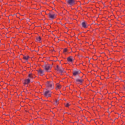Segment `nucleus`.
Instances as JSON below:
<instances>
[{"label":"nucleus","mask_w":125,"mask_h":125,"mask_svg":"<svg viewBox=\"0 0 125 125\" xmlns=\"http://www.w3.org/2000/svg\"><path fill=\"white\" fill-rule=\"evenodd\" d=\"M56 71L59 72V73H65V71H64V68L62 67H60L59 65H57L56 68H55Z\"/></svg>","instance_id":"f257e3e1"},{"label":"nucleus","mask_w":125,"mask_h":125,"mask_svg":"<svg viewBox=\"0 0 125 125\" xmlns=\"http://www.w3.org/2000/svg\"><path fill=\"white\" fill-rule=\"evenodd\" d=\"M46 86H47V87H49L51 89H53V88H54V84L53 83V82H48L47 83Z\"/></svg>","instance_id":"f03ea898"},{"label":"nucleus","mask_w":125,"mask_h":125,"mask_svg":"<svg viewBox=\"0 0 125 125\" xmlns=\"http://www.w3.org/2000/svg\"><path fill=\"white\" fill-rule=\"evenodd\" d=\"M44 95L45 97L48 98V97H50V96H51V92L50 90H47L44 92Z\"/></svg>","instance_id":"7ed1b4c3"},{"label":"nucleus","mask_w":125,"mask_h":125,"mask_svg":"<svg viewBox=\"0 0 125 125\" xmlns=\"http://www.w3.org/2000/svg\"><path fill=\"white\" fill-rule=\"evenodd\" d=\"M66 2L70 5H73L75 4V0H67Z\"/></svg>","instance_id":"20e7f679"},{"label":"nucleus","mask_w":125,"mask_h":125,"mask_svg":"<svg viewBox=\"0 0 125 125\" xmlns=\"http://www.w3.org/2000/svg\"><path fill=\"white\" fill-rule=\"evenodd\" d=\"M83 79H76V83H78L79 84H82V83H83Z\"/></svg>","instance_id":"39448f33"},{"label":"nucleus","mask_w":125,"mask_h":125,"mask_svg":"<svg viewBox=\"0 0 125 125\" xmlns=\"http://www.w3.org/2000/svg\"><path fill=\"white\" fill-rule=\"evenodd\" d=\"M48 15L50 19H54V18H55V17L56 16V15H55V14L51 13H49Z\"/></svg>","instance_id":"423d86ee"},{"label":"nucleus","mask_w":125,"mask_h":125,"mask_svg":"<svg viewBox=\"0 0 125 125\" xmlns=\"http://www.w3.org/2000/svg\"><path fill=\"white\" fill-rule=\"evenodd\" d=\"M81 74V71L80 70H75L73 72V76H78V75H80Z\"/></svg>","instance_id":"0eeeda50"},{"label":"nucleus","mask_w":125,"mask_h":125,"mask_svg":"<svg viewBox=\"0 0 125 125\" xmlns=\"http://www.w3.org/2000/svg\"><path fill=\"white\" fill-rule=\"evenodd\" d=\"M52 67V66L51 65L47 64L45 66V70L46 71H48V70H50L51 68Z\"/></svg>","instance_id":"6e6552de"},{"label":"nucleus","mask_w":125,"mask_h":125,"mask_svg":"<svg viewBox=\"0 0 125 125\" xmlns=\"http://www.w3.org/2000/svg\"><path fill=\"white\" fill-rule=\"evenodd\" d=\"M44 71L42 70V69H39L38 70V74L39 75H40V76H43V73H44Z\"/></svg>","instance_id":"1a4fd4ad"},{"label":"nucleus","mask_w":125,"mask_h":125,"mask_svg":"<svg viewBox=\"0 0 125 125\" xmlns=\"http://www.w3.org/2000/svg\"><path fill=\"white\" fill-rule=\"evenodd\" d=\"M82 26L83 27V28H86V23H85V21H83L82 23Z\"/></svg>","instance_id":"9d476101"},{"label":"nucleus","mask_w":125,"mask_h":125,"mask_svg":"<svg viewBox=\"0 0 125 125\" xmlns=\"http://www.w3.org/2000/svg\"><path fill=\"white\" fill-rule=\"evenodd\" d=\"M30 83V79H27L25 80L24 84H28V83Z\"/></svg>","instance_id":"9b49d317"},{"label":"nucleus","mask_w":125,"mask_h":125,"mask_svg":"<svg viewBox=\"0 0 125 125\" xmlns=\"http://www.w3.org/2000/svg\"><path fill=\"white\" fill-rule=\"evenodd\" d=\"M28 78L29 79H34L35 76H34V75L32 74H29V75H28Z\"/></svg>","instance_id":"f8f14e48"},{"label":"nucleus","mask_w":125,"mask_h":125,"mask_svg":"<svg viewBox=\"0 0 125 125\" xmlns=\"http://www.w3.org/2000/svg\"><path fill=\"white\" fill-rule=\"evenodd\" d=\"M67 61L68 62H73V59H72V57H69L67 58Z\"/></svg>","instance_id":"ddd939ff"},{"label":"nucleus","mask_w":125,"mask_h":125,"mask_svg":"<svg viewBox=\"0 0 125 125\" xmlns=\"http://www.w3.org/2000/svg\"><path fill=\"white\" fill-rule=\"evenodd\" d=\"M23 59H24V60H28V59H29V56H24Z\"/></svg>","instance_id":"4468645a"},{"label":"nucleus","mask_w":125,"mask_h":125,"mask_svg":"<svg viewBox=\"0 0 125 125\" xmlns=\"http://www.w3.org/2000/svg\"><path fill=\"white\" fill-rule=\"evenodd\" d=\"M41 40H42V38H41L40 36L37 38V42H41Z\"/></svg>","instance_id":"2eb2a0df"},{"label":"nucleus","mask_w":125,"mask_h":125,"mask_svg":"<svg viewBox=\"0 0 125 125\" xmlns=\"http://www.w3.org/2000/svg\"><path fill=\"white\" fill-rule=\"evenodd\" d=\"M60 88H61V85L59 84L57 85V89H60Z\"/></svg>","instance_id":"dca6fc26"},{"label":"nucleus","mask_w":125,"mask_h":125,"mask_svg":"<svg viewBox=\"0 0 125 125\" xmlns=\"http://www.w3.org/2000/svg\"><path fill=\"white\" fill-rule=\"evenodd\" d=\"M59 102V100H57L56 101H55V105H58V102Z\"/></svg>","instance_id":"f3484780"},{"label":"nucleus","mask_w":125,"mask_h":125,"mask_svg":"<svg viewBox=\"0 0 125 125\" xmlns=\"http://www.w3.org/2000/svg\"><path fill=\"white\" fill-rule=\"evenodd\" d=\"M65 107H69V106H70V104H69V103H67L65 104Z\"/></svg>","instance_id":"a211bd4d"},{"label":"nucleus","mask_w":125,"mask_h":125,"mask_svg":"<svg viewBox=\"0 0 125 125\" xmlns=\"http://www.w3.org/2000/svg\"><path fill=\"white\" fill-rule=\"evenodd\" d=\"M67 52V49H64V50H63V52Z\"/></svg>","instance_id":"6ab92c4d"}]
</instances>
